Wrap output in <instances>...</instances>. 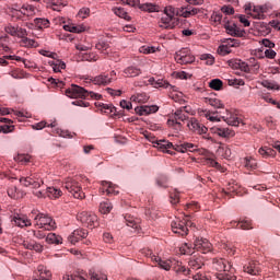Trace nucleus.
Here are the masks:
<instances>
[{
	"mask_svg": "<svg viewBox=\"0 0 280 280\" xmlns=\"http://www.w3.org/2000/svg\"><path fill=\"white\" fill-rule=\"evenodd\" d=\"M212 268L217 270V279L219 280H237V277L231 272V262L224 258H213Z\"/></svg>",
	"mask_w": 280,
	"mask_h": 280,
	"instance_id": "1",
	"label": "nucleus"
},
{
	"mask_svg": "<svg viewBox=\"0 0 280 280\" xmlns=\"http://www.w3.org/2000/svg\"><path fill=\"white\" fill-rule=\"evenodd\" d=\"M65 187L77 200L84 198V191L80 185V177H68L65 182Z\"/></svg>",
	"mask_w": 280,
	"mask_h": 280,
	"instance_id": "2",
	"label": "nucleus"
},
{
	"mask_svg": "<svg viewBox=\"0 0 280 280\" xmlns=\"http://www.w3.org/2000/svg\"><path fill=\"white\" fill-rule=\"evenodd\" d=\"M35 226L44 229V231H54L56 229V221L48 214L37 213L34 218Z\"/></svg>",
	"mask_w": 280,
	"mask_h": 280,
	"instance_id": "3",
	"label": "nucleus"
},
{
	"mask_svg": "<svg viewBox=\"0 0 280 280\" xmlns=\"http://www.w3.org/2000/svg\"><path fill=\"white\" fill-rule=\"evenodd\" d=\"M77 220H79L83 226H88V229H95V226L98 225L97 215L93 212L81 211L78 213Z\"/></svg>",
	"mask_w": 280,
	"mask_h": 280,
	"instance_id": "4",
	"label": "nucleus"
},
{
	"mask_svg": "<svg viewBox=\"0 0 280 280\" xmlns=\"http://www.w3.org/2000/svg\"><path fill=\"white\" fill-rule=\"evenodd\" d=\"M189 225H191L189 219L180 220L176 218L172 221L171 229L173 233H176L177 235H187V233H189Z\"/></svg>",
	"mask_w": 280,
	"mask_h": 280,
	"instance_id": "5",
	"label": "nucleus"
},
{
	"mask_svg": "<svg viewBox=\"0 0 280 280\" xmlns=\"http://www.w3.org/2000/svg\"><path fill=\"white\" fill-rule=\"evenodd\" d=\"M175 60L178 65H191L196 62V57L191 55V50L183 48L175 54Z\"/></svg>",
	"mask_w": 280,
	"mask_h": 280,
	"instance_id": "6",
	"label": "nucleus"
},
{
	"mask_svg": "<svg viewBox=\"0 0 280 280\" xmlns=\"http://www.w3.org/2000/svg\"><path fill=\"white\" fill-rule=\"evenodd\" d=\"M66 95L71 100H85V97H89V91L84 90V88L72 84L69 89L66 90Z\"/></svg>",
	"mask_w": 280,
	"mask_h": 280,
	"instance_id": "7",
	"label": "nucleus"
},
{
	"mask_svg": "<svg viewBox=\"0 0 280 280\" xmlns=\"http://www.w3.org/2000/svg\"><path fill=\"white\" fill-rule=\"evenodd\" d=\"M245 12L246 14H250V16H253V19H266V12L267 9L266 7H261V5H255L253 7L250 3L245 4Z\"/></svg>",
	"mask_w": 280,
	"mask_h": 280,
	"instance_id": "8",
	"label": "nucleus"
},
{
	"mask_svg": "<svg viewBox=\"0 0 280 280\" xmlns=\"http://www.w3.org/2000/svg\"><path fill=\"white\" fill-rule=\"evenodd\" d=\"M20 183L21 185H23V187L38 189L40 185H43L45 182H43V178H40V176L34 175L33 177H21Z\"/></svg>",
	"mask_w": 280,
	"mask_h": 280,
	"instance_id": "9",
	"label": "nucleus"
},
{
	"mask_svg": "<svg viewBox=\"0 0 280 280\" xmlns=\"http://www.w3.org/2000/svg\"><path fill=\"white\" fill-rule=\"evenodd\" d=\"M223 27L226 31V34L236 36V38H242L245 34L244 30L240 28L238 25L233 22L223 21Z\"/></svg>",
	"mask_w": 280,
	"mask_h": 280,
	"instance_id": "10",
	"label": "nucleus"
},
{
	"mask_svg": "<svg viewBox=\"0 0 280 280\" xmlns=\"http://www.w3.org/2000/svg\"><path fill=\"white\" fill-rule=\"evenodd\" d=\"M210 132L212 135H217V137H221L222 139H229L231 137H235V131L228 127H218L213 126L210 128Z\"/></svg>",
	"mask_w": 280,
	"mask_h": 280,
	"instance_id": "11",
	"label": "nucleus"
},
{
	"mask_svg": "<svg viewBox=\"0 0 280 280\" xmlns=\"http://www.w3.org/2000/svg\"><path fill=\"white\" fill-rule=\"evenodd\" d=\"M147 139L151 141V143H153V148H158V150H160L161 152H166L167 154H170V150H172V148H174V144H172V142L167 141V140H152L150 139V137L147 136Z\"/></svg>",
	"mask_w": 280,
	"mask_h": 280,
	"instance_id": "12",
	"label": "nucleus"
},
{
	"mask_svg": "<svg viewBox=\"0 0 280 280\" xmlns=\"http://www.w3.org/2000/svg\"><path fill=\"white\" fill-rule=\"evenodd\" d=\"M223 121L228 124V126H240L242 124V119L237 116V114L226 109L225 114L222 115Z\"/></svg>",
	"mask_w": 280,
	"mask_h": 280,
	"instance_id": "13",
	"label": "nucleus"
},
{
	"mask_svg": "<svg viewBox=\"0 0 280 280\" xmlns=\"http://www.w3.org/2000/svg\"><path fill=\"white\" fill-rule=\"evenodd\" d=\"M212 246L207 238H196L194 242L195 250H200L201 253H210Z\"/></svg>",
	"mask_w": 280,
	"mask_h": 280,
	"instance_id": "14",
	"label": "nucleus"
},
{
	"mask_svg": "<svg viewBox=\"0 0 280 280\" xmlns=\"http://www.w3.org/2000/svg\"><path fill=\"white\" fill-rule=\"evenodd\" d=\"M4 31L7 34H10V36H16L18 38H25V36H27V31L25 28L12 24L5 26Z\"/></svg>",
	"mask_w": 280,
	"mask_h": 280,
	"instance_id": "15",
	"label": "nucleus"
},
{
	"mask_svg": "<svg viewBox=\"0 0 280 280\" xmlns=\"http://www.w3.org/2000/svg\"><path fill=\"white\" fill-rule=\"evenodd\" d=\"M89 235V232L86 230L78 229L74 230L69 236L68 242L70 244H78L80 240H84Z\"/></svg>",
	"mask_w": 280,
	"mask_h": 280,
	"instance_id": "16",
	"label": "nucleus"
},
{
	"mask_svg": "<svg viewBox=\"0 0 280 280\" xmlns=\"http://www.w3.org/2000/svg\"><path fill=\"white\" fill-rule=\"evenodd\" d=\"M135 112L137 115H140V116L152 115V113L159 112V106L156 105L138 106L135 108Z\"/></svg>",
	"mask_w": 280,
	"mask_h": 280,
	"instance_id": "17",
	"label": "nucleus"
},
{
	"mask_svg": "<svg viewBox=\"0 0 280 280\" xmlns=\"http://www.w3.org/2000/svg\"><path fill=\"white\" fill-rule=\"evenodd\" d=\"M159 27H162V30H174L176 27V21L163 13L159 21Z\"/></svg>",
	"mask_w": 280,
	"mask_h": 280,
	"instance_id": "18",
	"label": "nucleus"
},
{
	"mask_svg": "<svg viewBox=\"0 0 280 280\" xmlns=\"http://www.w3.org/2000/svg\"><path fill=\"white\" fill-rule=\"evenodd\" d=\"M186 117L183 115V109H178L174 115L167 120L168 126H176L180 128V121H185Z\"/></svg>",
	"mask_w": 280,
	"mask_h": 280,
	"instance_id": "19",
	"label": "nucleus"
},
{
	"mask_svg": "<svg viewBox=\"0 0 280 280\" xmlns=\"http://www.w3.org/2000/svg\"><path fill=\"white\" fill-rule=\"evenodd\" d=\"M102 191H106L107 196H117L119 194V187L110 182H102Z\"/></svg>",
	"mask_w": 280,
	"mask_h": 280,
	"instance_id": "20",
	"label": "nucleus"
},
{
	"mask_svg": "<svg viewBox=\"0 0 280 280\" xmlns=\"http://www.w3.org/2000/svg\"><path fill=\"white\" fill-rule=\"evenodd\" d=\"M170 93H171V97L172 100H174V102H178L179 104H185V95L183 94V92L178 91V88L170 84L168 88Z\"/></svg>",
	"mask_w": 280,
	"mask_h": 280,
	"instance_id": "21",
	"label": "nucleus"
},
{
	"mask_svg": "<svg viewBox=\"0 0 280 280\" xmlns=\"http://www.w3.org/2000/svg\"><path fill=\"white\" fill-rule=\"evenodd\" d=\"M48 128H54L52 132H55V135H58L59 137H62L63 139L73 138V135H71V132H69L68 130L60 129L58 127V122L56 121H52L51 124H49Z\"/></svg>",
	"mask_w": 280,
	"mask_h": 280,
	"instance_id": "22",
	"label": "nucleus"
},
{
	"mask_svg": "<svg viewBox=\"0 0 280 280\" xmlns=\"http://www.w3.org/2000/svg\"><path fill=\"white\" fill-rule=\"evenodd\" d=\"M93 84H97L98 86H107L113 82V79L107 74H98L92 79Z\"/></svg>",
	"mask_w": 280,
	"mask_h": 280,
	"instance_id": "23",
	"label": "nucleus"
},
{
	"mask_svg": "<svg viewBox=\"0 0 280 280\" xmlns=\"http://www.w3.org/2000/svg\"><path fill=\"white\" fill-rule=\"evenodd\" d=\"M147 84H150L153 89H170V83L167 81H163L161 79L156 81L153 77L148 80Z\"/></svg>",
	"mask_w": 280,
	"mask_h": 280,
	"instance_id": "24",
	"label": "nucleus"
},
{
	"mask_svg": "<svg viewBox=\"0 0 280 280\" xmlns=\"http://www.w3.org/2000/svg\"><path fill=\"white\" fill-rule=\"evenodd\" d=\"M48 65L52 68L54 73H60L61 69H67V63L59 59L49 60Z\"/></svg>",
	"mask_w": 280,
	"mask_h": 280,
	"instance_id": "25",
	"label": "nucleus"
},
{
	"mask_svg": "<svg viewBox=\"0 0 280 280\" xmlns=\"http://www.w3.org/2000/svg\"><path fill=\"white\" fill-rule=\"evenodd\" d=\"M46 196L50 198V200H58L62 196V190L58 187L50 186L46 189Z\"/></svg>",
	"mask_w": 280,
	"mask_h": 280,
	"instance_id": "26",
	"label": "nucleus"
},
{
	"mask_svg": "<svg viewBox=\"0 0 280 280\" xmlns=\"http://www.w3.org/2000/svg\"><path fill=\"white\" fill-rule=\"evenodd\" d=\"M177 152H182V154H185V152H196L198 150V145L189 142H184L180 145H177L176 148Z\"/></svg>",
	"mask_w": 280,
	"mask_h": 280,
	"instance_id": "27",
	"label": "nucleus"
},
{
	"mask_svg": "<svg viewBox=\"0 0 280 280\" xmlns=\"http://www.w3.org/2000/svg\"><path fill=\"white\" fill-rule=\"evenodd\" d=\"M63 30L66 32H71L72 34H82V32H86V26H84V25H74V24H66V25H63Z\"/></svg>",
	"mask_w": 280,
	"mask_h": 280,
	"instance_id": "28",
	"label": "nucleus"
},
{
	"mask_svg": "<svg viewBox=\"0 0 280 280\" xmlns=\"http://www.w3.org/2000/svg\"><path fill=\"white\" fill-rule=\"evenodd\" d=\"M152 259H153V261H155V264H158L160 266V268H162V270H170L172 268V266H174V261L163 260L159 256H153Z\"/></svg>",
	"mask_w": 280,
	"mask_h": 280,
	"instance_id": "29",
	"label": "nucleus"
},
{
	"mask_svg": "<svg viewBox=\"0 0 280 280\" xmlns=\"http://www.w3.org/2000/svg\"><path fill=\"white\" fill-rule=\"evenodd\" d=\"M258 154H260L262 159H275L277 156V151L268 147H262L258 150Z\"/></svg>",
	"mask_w": 280,
	"mask_h": 280,
	"instance_id": "30",
	"label": "nucleus"
},
{
	"mask_svg": "<svg viewBox=\"0 0 280 280\" xmlns=\"http://www.w3.org/2000/svg\"><path fill=\"white\" fill-rule=\"evenodd\" d=\"M259 265L255 261L248 262L244 266V272H247V275L257 276L259 275Z\"/></svg>",
	"mask_w": 280,
	"mask_h": 280,
	"instance_id": "31",
	"label": "nucleus"
},
{
	"mask_svg": "<svg viewBox=\"0 0 280 280\" xmlns=\"http://www.w3.org/2000/svg\"><path fill=\"white\" fill-rule=\"evenodd\" d=\"M148 100H150V96L145 93H137L130 97V102H132V104H145Z\"/></svg>",
	"mask_w": 280,
	"mask_h": 280,
	"instance_id": "32",
	"label": "nucleus"
},
{
	"mask_svg": "<svg viewBox=\"0 0 280 280\" xmlns=\"http://www.w3.org/2000/svg\"><path fill=\"white\" fill-rule=\"evenodd\" d=\"M13 222L16 224V226H32V221L25 215H15L13 218Z\"/></svg>",
	"mask_w": 280,
	"mask_h": 280,
	"instance_id": "33",
	"label": "nucleus"
},
{
	"mask_svg": "<svg viewBox=\"0 0 280 280\" xmlns=\"http://www.w3.org/2000/svg\"><path fill=\"white\" fill-rule=\"evenodd\" d=\"M95 47L97 51L104 54V56H113V52H110V45L107 42H98Z\"/></svg>",
	"mask_w": 280,
	"mask_h": 280,
	"instance_id": "34",
	"label": "nucleus"
},
{
	"mask_svg": "<svg viewBox=\"0 0 280 280\" xmlns=\"http://www.w3.org/2000/svg\"><path fill=\"white\" fill-rule=\"evenodd\" d=\"M218 156H221L222 159H231V148L226 144H220L217 150Z\"/></svg>",
	"mask_w": 280,
	"mask_h": 280,
	"instance_id": "35",
	"label": "nucleus"
},
{
	"mask_svg": "<svg viewBox=\"0 0 280 280\" xmlns=\"http://www.w3.org/2000/svg\"><path fill=\"white\" fill-rule=\"evenodd\" d=\"M36 12H40V10L32 4L22 5V14L24 16H35Z\"/></svg>",
	"mask_w": 280,
	"mask_h": 280,
	"instance_id": "36",
	"label": "nucleus"
},
{
	"mask_svg": "<svg viewBox=\"0 0 280 280\" xmlns=\"http://www.w3.org/2000/svg\"><path fill=\"white\" fill-rule=\"evenodd\" d=\"M98 211L102 213V215H108V213L113 211V202L109 200L102 201L100 203Z\"/></svg>",
	"mask_w": 280,
	"mask_h": 280,
	"instance_id": "37",
	"label": "nucleus"
},
{
	"mask_svg": "<svg viewBox=\"0 0 280 280\" xmlns=\"http://www.w3.org/2000/svg\"><path fill=\"white\" fill-rule=\"evenodd\" d=\"M203 163H205V165H208L209 167H215L217 170H220V167H222L220 165V163H218L213 159V154H211V153H206V155L203 158Z\"/></svg>",
	"mask_w": 280,
	"mask_h": 280,
	"instance_id": "38",
	"label": "nucleus"
},
{
	"mask_svg": "<svg viewBox=\"0 0 280 280\" xmlns=\"http://www.w3.org/2000/svg\"><path fill=\"white\" fill-rule=\"evenodd\" d=\"M124 73L127 78H137V75H141V69L130 66L124 70Z\"/></svg>",
	"mask_w": 280,
	"mask_h": 280,
	"instance_id": "39",
	"label": "nucleus"
},
{
	"mask_svg": "<svg viewBox=\"0 0 280 280\" xmlns=\"http://www.w3.org/2000/svg\"><path fill=\"white\" fill-rule=\"evenodd\" d=\"M46 243L47 244H62V236L56 234V233H48L46 236Z\"/></svg>",
	"mask_w": 280,
	"mask_h": 280,
	"instance_id": "40",
	"label": "nucleus"
},
{
	"mask_svg": "<svg viewBox=\"0 0 280 280\" xmlns=\"http://www.w3.org/2000/svg\"><path fill=\"white\" fill-rule=\"evenodd\" d=\"M205 102L206 104H209V106H212V108H224L222 101L217 97H206Z\"/></svg>",
	"mask_w": 280,
	"mask_h": 280,
	"instance_id": "41",
	"label": "nucleus"
},
{
	"mask_svg": "<svg viewBox=\"0 0 280 280\" xmlns=\"http://www.w3.org/2000/svg\"><path fill=\"white\" fill-rule=\"evenodd\" d=\"M243 165L246 170H257V160L253 158H245L243 160Z\"/></svg>",
	"mask_w": 280,
	"mask_h": 280,
	"instance_id": "42",
	"label": "nucleus"
},
{
	"mask_svg": "<svg viewBox=\"0 0 280 280\" xmlns=\"http://www.w3.org/2000/svg\"><path fill=\"white\" fill-rule=\"evenodd\" d=\"M188 266L191 270H200V268H202V259L192 257L189 260Z\"/></svg>",
	"mask_w": 280,
	"mask_h": 280,
	"instance_id": "43",
	"label": "nucleus"
},
{
	"mask_svg": "<svg viewBox=\"0 0 280 280\" xmlns=\"http://www.w3.org/2000/svg\"><path fill=\"white\" fill-rule=\"evenodd\" d=\"M34 23L38 30L47 28L50 25V22L45 18H37L34 20Z\"/></svg>",
	"mask_w": 280,
	"mask_h": 280,
	"instance_id": "44",
	"label": "nucleus"
},
{
	"mask_svg": "<svg viewBox=\"0 0 280 280\" xmlns=\"http://www.w3.org/2000/svg\"><path fill=\"white\" fill-rule=\"evenodd\" d=\"M194 250H196V248H194V246L189 245L188 243H184L179 247V253L182 255H194Z\"/></svg>",
	"mask_w": 280,
	"mask_h": 280,
	"instance_id": "45",
	"label": "nucleus"
},
{
	"mask_svg": "<svg viewBox=\"0 0 280 280\" xmlns=\"http://www.w3.org/2000/svg\"><path fill=\"white\" fill-rule=\"evenodd\" d=\"M163 14L173 19V21H176V15L178 14V11H176V8L168 5L164 9Z\"/></svg>",
	"mask_w": 280,
	"mask_h": 280,
	"instance_id": "46",
	"label": "nucleus"
},
{
	"mask_svg": "<svg viewBox=\"0 0 280 280\" xmlns=\"http://www.w3.org/2000/svg\"><path fill=\"white\" fill-rule=\"evenodd\" d=\"M114 14L116 16H119V19H125V21H130V15H128V12L124 10L122 8H114L113 9Z\"/></svg>",
	"mask_w": 280,
	"mask_h": 280,
	"instance_id": "47",
	"label": "nucleus"
},
{
	"mask_svg": "<svg viewBox=\"0 0 280 280\" xmlns=\"http://www.w3.org/2000/svg\"><path fill=\"white\" fill-rule=\"evenodd\" d=\"M8 196L9 198H13L18 200L19 198H23V192L16 190L14 186L9 187L8 189Z\"/></svg>",
	"mask_w": 280,
	"mask_h": 280,
	"instance_id": "48",
	"label": "nucleus"
},
{
	"mask_svg": "<svg viewBox=\"0 0 280 280\" xmlns=\"http://www.w3.org/2000/svg\"><path fill=\"white\" fill-rule=\"evenodd\" d=\"M21 39V46L22 47H38V43L34 39L27 38V36L20 37Z\"/></svg>",
	"mask_w": 280,
	"mask_h": 280,
	"instance_id": "49",
	"label": "nucleus"
},
{
	"mask_svg": "<svg viewBox=\"0 0 280 280\" xmlns=\"http://www.w3.org/2000/svg\"><path fill=\"white\" fill-rule=\"evenodd\" d=\"M156 51H161V47H155V46L140 47V54H156Z\"/></svg>",
	"mask_w": 280,
	"mask_h": 280,
	"instance_id": "50",
	"label": "nucleus"
},
{
	"mask_svg": "<svg viewBox=\"0 0 280 280\" xmlns=\"http://www.w3.org/2000/svg\"><path fill=\"white\" fill-rule=\"evenodd\" d=\"M196 14H198V9L196 8L182 9V16H184V19H189V16H196Z\"/></svg>",
	"mask_w": 280,
	"mask_h": 280,
	"instance_id": "51",
	"label": "nucleus"
},
{
	"mask_svg": "<svg viewBox=\"0 0 280 280\" xmlns=\"http://www.w3.org/2000/svg\"><path fill=\"white\" fill-rule=\"evenodd\" d=\"M8 43H10V38L8 35H1L0 36V48L2 51H10V47L8 46Z\"/></svg>",
	"mask_w": 280,
	"mask_h": 280,
	"instance_id": "52",
	"label": "nucleus"
},
{
	"mask_svg": "<svg viewBox=\"0 0 280 280\" xmlns=\"http://www.w3.org/2000/svg\"><path fill=\"white\" fill-rule=\"evenodd\" d=\"M261 85L265 89H268L269 91H279V84H277V82H272V81H262Z\"/></svg>",
	"mask_w": 280,
	"mask_h": 280,
	"instance_id": "53",
	"label": "nucleus"
},
{
	"mask_svg": "<svg viewBox=\"0 0 280 280\" xmlns=\"http://www.w3.org/2000/svg\"><path fill=\"white\" fill-rule=\"evenodd\" d=\"M200 60H202L206 65L211 66L215 62V58L212 57L211 54H203L200 56Z\"/></svg>",
	"mask_w": 280,
	"mask_h": 280,
	"instance_id": "54",
	"label": "nucleus"
},
{
	"mask_svg": "<svg viewBox=\"0 0 280 280\" xmlns=\"http://www.w3.org/2000/svg\"><path fill=\"white\" fill-rule=\"evenodd\" d=\"M209 86L213 89V91H220L222 89V80L213 79L209 82Z\"/></svg>",
	"mask_w": 280,
	"mask_h": 280,
	"instance_id": "55",
	"label": "nucleus"
},
{
	"mask_svg": "<svg viewBox=\"0 0 280 280\" xmlns=\"http://www.w3.org/2000/svg\"><path fill=\"white\" fill-rule=\"evenodd\" d=\"M126 222H127V226H129L130 229H133V231H139V222H137L135 218L128 217L126 219Z\"/></svg>",
	"mask_w": 280,
	"mask_h": 280,
	"instance_id": "56",
	"label": "nucleus"
},
{
	"mask_svg": "<svg viewBox=\"0 0 280 280\" xmlns=\"http://www.w3.org/2000/svg\"><path fill=\"white\" fill-rule=\"evenodd\" d=\"M229 86H244L246 83L242 79H228Z\"/></svg>",
	"mask_w": 280,
	"mask_h": 280,
	"instance_id": "57",
	"label": "nucleus"
},
{
	"mask_svg": "<svg viewBox=\"0 0 280 280\" xmlns=\"http://www.w3.org/2000/svg\"><path fill=\"white\" fill-rule=\"evenodd\" d=\"M223 43H225L226 46L230 47V49H232V48H237V47L241 46L240 40L233 39V38L224 39Z\"/></svg>",
	"mask_w": 280,
	"mask_h": 280,
	"instance_id": "58",
	"label": "nucleus"
},
{
	"mask_svg": "<svg viewBox=\"0 0 280 280\" xmlns=\"http://www.w3.org/2000/svg\"><path fill=\"white\" fill-rule=\"evenodd\" d=\"M187 126H188L189 130H191L192 132H198V128L200 127V122H198V120L192 118L187 122Z\"/></svg>",
	"mask_w": 280,
	"mask_h": 280,
	"instance_id": "59",
	"label": "nucleus"
},
{
	"mask_svg": "<svg viewBox=\"0 0 280 280\" xmlns=\"http://www.w3.org/2000/svg\"><path fill=\"white\" fill-rule=\"evenodd\" d=\"M231 51H233V49H231L226 43L219 46L218 48V52L221 55V56H228V54H231Z\"/></svg>",
	"mask_w": 280,
	"mask_h": 280,
	"instance_id": "60",
	"label": "nucleus"
},
{
	"mask_svg": "<svg viewBox=\"0 0 280 280\" xmlns=\"http://www.w3.org/2000/svg\"><path fill=\"white\" fill-rule=\"evenodd\" d=\"M63 280H86V278H84V276H81L80 273H74V275L66 273L63 276Z\"/></svg>",
	"mask_w": 280,
	"mask_h": 280,
	"instance_id": "61",
	"label": "nucleus"
},
{
	"mask_svg": "<svg viewBox=\"0 0 280 280\" xmlns=\"http://www.w3.org/2000/svg\"><path fill=\"white\" fill-rule=\"evenodd\" d=\"M11 75L15 80H23V78L27 77V74L23 70H15L11 73Z\"/></svg>",
	"mask_w": 280,
	"mask_h": 280,
	"instance_id": "62",
	"label": "nucleus"
},
{
	"mask_svg": "<svg viewBox=\"0 0 280 280\" xmlns=\"http://www.w3.org/2000/svg\"><path fill=\"white\" fill-rule=\"evenodd\" d=\"M90 279L91 280H108V277L104 273L92 272L90 273Z\"/></svg>",
	"mask_w": 280,
	"mask_h": 280,
	"instance_id": "63",
	"label": "nucleus"
},
{
	"mask_svg": "<svg viewBox=\"0 0 280 280\" xmlns=\"http://www.w3.org/2000/svg\"><path fill=\"white\" fill-rule=\"evenodd\" d=\"M10 16H12V19H21V16H23V9H11Z\"/></svg>",
	"mask_w": 280,
	"mask_h": 280,
	"instance_id": "64",
	"label": "nucleus"
}]
</instances>
